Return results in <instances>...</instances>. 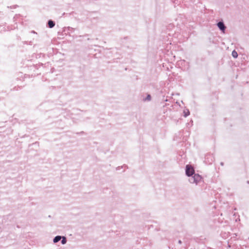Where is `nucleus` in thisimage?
I'll return each instance as SVG.
<instances>
[{"label":"nucleus","mask_w":249,"mask_h":249,"mask_svg":"<svg viewBox=\"0 0 249 249\" xmlns=\"http://www.w3.org/2000/svg\"><path fill=\"white\" fill-rule=\"evenodd\" d=\"M201 177L198 174H195L194 176L189 179V181L191 183L197 184L201 180Z\"/></svg>","instance_id":"obj_1"},{"label":"nucleus","mask_w":249,"mask_h":249,"mask_svg":"<svg viewBox=\"0 0 249 249\" xmlns=\"http://www.w3.org/2000/svg\"><path fill=\"white\" fill-rule=\"evenodd\" d=\"M194 174V170L193 168L189 165H187L186 166V174L187 176L190 177Z\"/></svg>","instance_id":"obj_2"},{"label":"nucleus","mask_w":249,"mask_h":249,"mask_svg":"<svg viewBox=\"0 0 249 249\" xmlns=\"http://www.w3.org/2000/svg\"><path fill=\"white\" fill-rule=\"evenodd\" d=\"M217 26L219 28L220 30L222 31L223 33L225 32V30L226 29V26H225L224 23L223 22L220 21L217 23Z\"/></svg>","instance_id":"obj_3"},{"label":"nucleus","mask_w":249,"mask_h":249,"mask_svg":"<svg viewBox=\"0 0 249 249\" xmlns=\"http://www.w3.org/2000/svg\"><path fill=\"white\" fill-rule=\"evenodd\" d=\"M55 24L52 20H49L48 22V25L50 28H53L54 27Z\"/></svg>","instance_id":"obj_4"},{"label":"nucleus","mask_w":249,"mask_h":249,"mask_svg":"<svg viewBox=\"0 0 249 249\" xmlns=\"http://www.w3.org/2000/svg\"><path fill=\"white\" fill-rule=\"evenodd\" d=\"M61 238L60 236H57L53 239V242L57 243L58 242Z\"/></svg>","instance_id":"obj_5"},{"label":"nucleus","mask_w":249,"mask_h":249,"mask_svg":"<svg viewBox=\"0 0 249 249\" xmlns=\"http://www.w3.org/2000/svg\"><path fill=\"white\" fill-rule=\"evenodd\" d=\"M232 56L234 58H237V57L238 53H237L235 50H234V51H233L232 52Z\"/></svg>","instance_id":"obj_6"},{"label":"nucleus","mask_w":249,"mask_h":249,"mask_svg":"<svg viewBox=\"0 0 249 249\" xmlns=\"http://www.w3.org/2000/svg\"><path fill=\"white\" fill-rule=\"evenodd\" d=\"M184 116L185 117H187V116H188L190 114V112H189V110L186 109V110H184Z\"/></svg>","instance_id":"obj_7"},{"label":"nucleus","mask_w":249,"mask_h":249,"mask_svg":"<svg viewBox=\"0 0 249 249\" xmlns=\"http://www.w3.org/2000/svg\"><path fill=\"white\" fill-rule=\"evenodd\" d=\"M61 242H62V244H65L66 243V239L65 237H63Z\"/></svg>","instance_id":"obj_8"},{"label":"nucleus","mask_w":249,"mask_h":249,"mask_svg":"<svg viewBox=\"0 0 249 249\" xmlns=\"http://www.w3.org/2000/svg\"><path fill=\"white\" fill-rule=\"evenodd\" d=\"M150 100H151V96H150V95L148 94V95L147 96L146 98L144 100H148V101H150Z\"/></svg>","instance_id":"obj_9"},{"label":"nucleus","mask_w":249,"mask_h":249,"mask_svg":"<svg viewBox=\"0 0 249 249\" xmlns=\"http://www.w3.org/2000/svg\"><path fill=\"white\" fill-rule=\"evenodd\" d=\"M178 243L179 244H181L182 243V242L181 240H179Z\"/></svg>","instance_id":"obj_10"}]
</instances>
